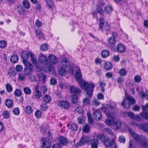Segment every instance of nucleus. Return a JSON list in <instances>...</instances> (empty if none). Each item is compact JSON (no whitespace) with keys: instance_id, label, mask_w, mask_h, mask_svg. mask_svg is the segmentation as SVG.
<instances>
[{"instance_id":"f257e3e1","label":"nucleus","mask_w":148,"mask_h":148,"mask_svg":"<svg viewBox=\"0 0 148 148\" xmlns=\"http://www.w3.org/2000/svg\"><path fill=\"white\" fill-rule=\"evenodd\" d=\"M95 85H90L86 84L85 83H83L82 85V89L84 90L86 92V95L88 96L85 99L83 100V106H86L89 104L90 99L92 97V93Z\"/></svg>"},{"instance_id":"f03ea898","label":"nucleus","mask_w":148,"mask_h":148,"mask_svg":"<svg viewBox=\"0 0 148 148\" xmlns=\"http://www.w3.org/2000/svg\"><path fill=\"white\" fill-rule=\"evenodd\" d=\"M105 21L102 18L100 19L99 29L103 32L106 35H108L110 32L111 27L108 23H106L103 27Z\"/></svg>"},{"instance_id":"7ed1b4c3","label":"nucleus","mask_w":148,"mask_h":148,"mask_svg":"<svg viewBox=\"0 0 148 148\" xmlns=\"http://www.w3.org/2000/svg\"><path fill=\"white\" fill-rule=\"evenodd\" d=\"M135 103L136 101L135 99L132 97L129 96L124 99L121 104L124 108L128 109L131 107V105H133Z\"/></svg>"},{"instance_id":"20e7f679","label":"nucleus","mask_w":148,"mask_h":148,"mask_svg":"<svg viewBox=\"0 0 148 148\" xmlns=\"http://www.w3.org/2000/svg\"><path fill=\"white\" fill-rule=\"evenodd\" d=\"M75 68L77 69V71L75 73V77L77 81L79 83V84L82 88V85L83 83H85L86 84L91 85H92V84H94L93 83L89 84L88 82L83 80L82 79V75L79 67L78 66H76Z\"/></svg>"},{"instance_id":"39448f33","label":"nucleus","mask_w":148,"mask_h":148,"mask_svg":"<svg viewBox=\"0 0 148 148\" xmlns=\"http://www.w3.org/2000/svg\"><path fill=\"white\" fill-rule=\"evenodd\" d=\"M103 144L106 147L116 148V143L114 141L111 140L109 139L104 140L103 141Z\"/></svg>"},{"instance_id":"423d86ee","label":"nucleus","mask_w":148,"mask_h":148,"mask_svg":"<svg viewBox=\"0 0 148 148\" xmlns=\"http://www.w3.org/2000/svg\"><path fill=\"white\" fill-rule=\"evenodd\" d=\"M38 61L40 63L46 65L48 64L49 62L47 57L43 54L39 55Z\"/></svg>"},{"instance_id":"0eeeda50","label":"nucleus","mask_w":148,"mask_h":148,"mask_svg":"<svg viewBox=\"0 0 148 148\" xmlns=\"http://www.w3.org/2000/svg\"><path fill=\"white\" fill-rule=\"evenodd\" d=\"M89 141L88 138L87 136H83L81 137L79 143H77L76 146L77 147L84 145Z\"/></svg>"},{"instance_id":"6e6552de","label":"nucleus","mask_w":148,"mask_h":148,"mask_svg":"<svg viewBox=\"0 0 148 148\" xmlns=\"http://www.w3.org/2000/svg\"><path fill=\"white\" fill-rule=\"evenodd\" d=\"M59 106L62 108L66 109L70 107V104L68 101H62L59 103Z\"/></svg>"},{"instance_id":"1a4fd4ad","label":"nucleus","mask_w":148,"mask_h":148,"mask_svg":"<svg viewBox=\"0 0 148 148\" xmlns=\"http://www.w3.org/2000/svg\"><path fill=\"white\" fill-rule=\"evenodd\" d=\"M91 145V148H98L99 141L97 138H94L89 141Z\"/></svg>"},{"instance_id":"9d476101","label":"nucleus","mask_w":148,"mask_h":148,"mask_svg":"<svg viewBox=\"0 0 148 148\" xmlns=\"http://www.w3.org/2000/svg\"><path fill=\"white\" fill-rule=\"evenodd\" d=\"M61 66L64 68H67L70 66V62L69 60L66 58H64L62 60Z\"/></svg>"},{"instance_id":"9b49d317","label":"nucleus","mask_w":148,"mask_h":148,"mask_svg":"<svg viewBox=\"0 0 148 148\" xmlns=\"http://www.w3.org/2000/svg\"><path fill=\"white\" fill-rule=\"evenodd\" d=\"M59 143L61 145L66 146L68 145L69 141L67 139L63 136H60L59 138Z\"/></svg>"},{"instance_id":"f8f14e48","label":"nucleus","mask_w":148,"mask_h":148,"mask_svg":"<svg viewBox=\"0 0 148 148\" xmlns=\"http://www.w3.org/2000/svg\"><path fill=\"white\" fill-rule=\"evenodd\" d=\"M108 44L112 50L114 49L115 47V39L113 37H110L108 40Z\"/></svg>"},{"instance_id":"ddd939ff","label":"nucleus","mask_w":148,"mask_h":148,"mask_svg":"<svg viewBox=\"0 0 148 148\" xmlns=\"http://www.w3.org/2000/svg\"><path fill=\"white\" fill-rule=\"evenodd\" d=\"M93 115L96 119L98 120L101 119L102 117V114L99 110L94 111L93 112Z\"/></svg>"},{"instance_id":"4468645a","label":"nucleus","mask_w":148,"mask_h":148,"mask_svg":"<svg viewBox=\"0 0 148 148\" xmlns=\"http://www.w3.org/2000/svg\"><path fill=\"white\" fill-rule=\"evenodd\" d=\"M24 111L28 114H31L33 112V109L31 107L27 105L25 107L24 106H23Z\"/></svg>"},{"instance_id":"2eb2a0df","label":"nucleus","mask_w":148,"mask_h":148,"mask_svg":"<svg viewBox=\"0 0 148 148\" xmlns=\"http://www.w3.org/2000/svg\"><path fill=\"white\" fill-rule=\"evenodd\" d=\"M113 126L114 128L116 130H117L121 128L122 126V123L120 121H114Z\"/></svg>"},{"instance_id":"dca6fc26","label":"nucleus","mask_w":148,"mask_h":148,"mask_svg":"<svg viewBox=\"0 0 148 148\" xmlns=\"http://www.w3.org/2000/svg\"><path fill=\"white\" fill-rule=\"evenodd\" d=\"M48 59L50 62L52 64H56L58 62V59L55 56L52 54H51L49 56Z\"/></svg>"},{"instance_id":"f3484780","label":"nucleus","mask_w":148,"mask_h":148,"mask_svg":"<svg viewBox=\"0 0 148 148\" xmlns=\"http://www.w3.org/2000/svg\"><path fill=\"white\" fill-rule=\"evenodd\" d=\"M70 92L73 93L79 94L80 93V90L75 86H71L70 88Z\"/></svg>"},{"instance_id":"a211bd4d","label":"nucleus","mask_w":148,"mask_h":148,"mask_svg":"<svg viewBox=\"0 0 148 148\" xmlns=\"http://www.w3.org/2000/svg\"><path fill=\"white\" fill-rule=\"evenodd\" d=\"M37 76L38 78L40 81H42V82H44L47 78V76L42 73H37Z\"/></svg>"},{"instance_id":"6ab92c4d","label":"nucleus","mask_w":148,"mask_h":148,"mask_svg":"<svg viewBox=\"0 0 148 148\" xmlns=\"http://www.w3.org/2000/svg\"><path fill=\"white\" fill-rule=\"evenodd\" d=\"M21 57L23 60H27L29 57V53L27 51H23L21 55Z\"/></svg>"},{"instance_id":"aec40b11","label":"nucleus","mask_w":148,"mask_h":148,"mask_svg":"<svg viewBox=\"0 0 148 148\" xmlns=\"http://www.w3.org/2000/svg\"><path fill=\"white\" fill-rule=\"evenodd\" d=\"M51 145L50 141L49 140H47L43 142L42 147V148H49Z\"/></svg>"},{"instance_id":"412c9836","label":"nucleus","mask_w":148,"mask_h":148,"mask_svg":"<svg viewBox=\"0 0 148 148\" xmlns=\"http://www.w3.org/2000/svg\"><path fill=\"white\" fill-rule=\"evenodd\" d=\"M29 54L32 63L34 64L37 62V60L36 56L31 51H29Z\"/></svg>"},{"instance_id":"4be33fe9","label":"nucleus","mask_w":148,"mask_h":148,"mask_svg":"<svg viewBox=\"0 0 148 148\" xmlns=\"http://www.w3.org/2000/svg\"><path fill=\"white\" fill-rule=\"evenodd\" d=\"M140 146L144 148H147L148 147V145L146 143V140L143 137L141 138L140 142H138Z\"/></svg>"},{"instance_id":"5701e85b","label":"nucleus","mask_w":148,"mask_h":148,"mask_svg":"<svg viewBox=\"0 0 148 148\" xmlns=\"http://www.w3.org/2000/svg\"><path fill=\"white\" fill-rule=\"evenodd\" d=\"M112 67V65L110 62L107 61L105 62L104 68L106 70L111 69Z\"/></svg>"},{"instance_id":"b1692460","label":"nucleus","mask_w":148,"mask_h":148,"mask_svg":"<svg viewBox=\"0 0 148 148\" xmlns=\"http://www.w3.org/2000/svg\"><path fill=\"white\" fill-rule=\"evenodd\" d=\"M125 49L124 46L122 44H119L117 46V50L120 53H121L124 52Z\"/></svg>"},{"instance_id":"393cba45","label":"nucleus","mask_w":148,"mask_h":148,"mask_svg":"<svg viewBox=\"0 0 148 148\" xmlns=\"http://www.w3.org/2000/svg\"><path fill=\"white\" fill-rule=\"evenodd\" d=\"M35 91L34 94L36 98L39 99L41 97L42 93L41 92L39 91L38 88L37 86L35 87Z\"/></svg>"},{"instance_id":"a878e982","label":"nucleus","mask_w":148,"mask_h":148,"mask_svg":"<svg viewBox=\"0 0 148 148\" xmlns=\"http://www.w3.org/2000/svg\"><path fill=\"white\" fill-rule=\"evenodd\" d=\"M32 67L28 68H25L24 69L25 73L26 75L31 74L32 72Z\"/></svg>"},{"instance_id":"bb28decb","label":"nucleus","mask_w":148,"mask_h":148,"mask_svg":"<svg viewBox=\"0 0 148 148\" xmlns=\"http://www.w3.org/2000/svg\"><path fill=\"white\" fill-rule=\"evenodd\" d=\"M110 52L107 50H104L101 53V55L102 57L106 58L108 57L110 55Z\"/></svg>"},{"instance_id":"cd10ccee","label":"nucleus","mask_w":148,"mask_h":148,"mask_svg":"<svg viewBox=\"0 0 148 148\" xmlns=\"http://www.w3.org/2000/svg\"><path fill=\"white\" fill-rule=\"evenodd\" d=\"M18 58L17 55H14L12 56L10 58L11 62L14 63L17 62L18 61Z\"/></svg>"},{"instance_id":"c85d7f7f","label":"nucleus","mask_w":148,"mask_h":148,"mask_svg":"<svg viewBox=\"0 0 148 148\" xmlns=\"http://www.w3.org/2000/svg\"><path fill=\"white\" fill-rule=\"evenodd\" d=\"M127 116L131 119H138V118H139V116L137 115V116H136L132 112H127Z\"/></svg>"},{"instance_id":"c756f323","label":"nucleus","mask_w":148,"mask_h":148,"mask_svg":"<svg viewBox=\"0 0 148 148\" xmlns=\"http://www.w3.org/2000/svg\"><path fill=\"white\" fill-rule=\"evenodd\" d=\"M6 106L8 108H11L13 105V102L12 100L10 99H7L5 102Z\"/></svg>"},{"instance_id":"7c9ffc66","label":"nucleus","mask_w":148,"mask_h":148,"mask_svg":"<svg viewBox=\"0 0 148 148\" xmlns=\"http://www.w3.org/2000/svg\"><path fill=\"white\" fill-rule=\"evenodd\" d=\"M51 100V97L47 95H45L43 98V101L47 103H50Z\"/></svg>"},{"instance_id":"2f4dec72","label":"nucleus","mask_w":148,"mask_h":148,"mask_svg":"<svg viewBox=\"0 0 148 148\" xmlns=\"http://www.w3.org/2000/svg\"><path fill=\"white\" fill-rule=\"evenodd\" d=\"M78 126L77 124L75 123H72L71 125L70 130L72 131H75L77 130Z\"/></svg>"},{"instance_id":"473e14b6","label":"nucleus","mask_w":148,"mask_h":148,"mask_svg":"<svg viewBox=\"0 0 148 148\" xmlns=\"http://www.w3.org/2000/svg\"><path fill=\"white\" fill-rule=\"evenodd\" d=\"M90 131V126L88 124H85L83 129V131L85 133L88 132Z\"/></svg>"},{"instance_id":"72a5a7b5","label":"nucleus","mask_w":148,"mask_h":148,"mask_svg":"<svg viewBox=\"0 0 148 148\" xmlns=\"http://www.w3.org/2000/svg\"><path fill=\"white\" fill-rule=\"evenodd\" d=\"M132 136L135 140L138 142H140V140H141V138L143 137L135 133L132 134Z\"/></svg>"},{"instance_id":"f704fd0d","label":"nucleus","mask_w":148,"mask_h":148,"mask_svg":"<svg viewBox=\"0 0 148 148\" xmlns=\"http://www.w3.org/2000/svg\"><path fill=\"white\" fill-rule=\"evenodd\" d=\"M114 121L113 119H107L105 123L107 125L111 126L112 125H113Z\"/></svg>"},{"instance_id":"c9c22d12","label":"nucleus","mask_w":148,"mask_h":148,"mask_svg":"<svg viewBox=\"0 0 148 148\" xmlns=\"http://www.w3.org/2000/svg\"><path fill=\"white\" fill-rule=\"evenodd\" d=\"M66 68H64L61 66L59 69V74L61 75H64L66 73V71L65 69Z\"/></svg>"},{"instance_id":"e433bc0d","label":"nucleus","mask_w":148,"mask_h":148,"mask_svg":"<svg viewBox=\"0 0 148 148\" xmlns=\"http://www.w3.org/2000/svg\"><path fill=\"white\" fill-rule=\"evenodd\" d=\"M36 36L38 37V38L40 39V38H42L43 37V34L39 30H36Z\"/></svg>"},{"instance_id":"4c0bfd02","label":"nucleus","mask_w":148,"mask_h":148,"mask_svg":"<svg viewBox=\"0 0 148 148\" xmlns=\"http://www.w3.org/2000/svg\"><path fill=\"white\" fill-rule=\"evenodd\" d=\"M17 10L20 14H23L25 12V9L22 5H19L17 7Z\"/></svg>"},{"instance_id":"58836bf2","label":"nucleus","mask_w":148,"mask_h":148,"mask_svg":"<svg viewBox=\"0 0 148 148\" xmlns=\"http://www.w3.org/2000/svg\"><path fill=\"white\" fill-rule=\"evenodd\" d=\"M5 88L7 91L10 93L12 91V87L11 85L10 84H7L5 86Z\"/></svg>"},{"instance_id":"ea45409f","label":"nucleus","mask_w":148,"mask_h":148,"mask_svg":"<svg viewBox=\"0 0 148 148\" xmlns=\"http://www.w3.org/2000/svg\"><path fill=\"white\" fill-rule=\"evenodd\" d=\"M46 1L47 7L50 8H51L53 6V1L51 0H46Z\"/></svg>"},{"instance_id":"a19ab883","label":"nucleus","mask_w":148,"mask_h":148,"mask_svg":"<svg viewBox=\"0 0 148 148\" xmlns=\"http://www.w3.org/2000/svg\"><path fill=\"white\" fill-rule=\"evenodd\" d=\"M120 75L121 76H124L127 74L126 70L124 68H122L119 71Z\"/></svg>"},{"instance_id":"79ce46f5","label":"nucleus","mask_w":148,"mask_h":148,"mask_svg":"<svg viewBox=\"0 0 148 148\" xmlns=\"http://www.w3.org/2000/svg\"><path fill=\"white\" fill-rule=\"evenodd\" d=\"M36 66V70L38 72H40L41 71L42 69V67L40 65V64L36 62V64H34Z\"/></svg>"},{"instance_id":"37998d69","label":"nucleus","mask_w":148,"mask_h":148,"mask_svg":"<svg viewBox=\"0 0 148 148\" xmlns=\"http://www.w3.org/2000/svg\"><path fill=\"white\" fill-rule=\"evenodd\" d=\"M14 94L17 97H20L22 94V91L20 89H16L14 91Z\"/></svg>"},{"instance_id":"c03bdc74","label":"nucleus","mask_w":148,"mask_h":148,"mask_svg":"<svg viewBox=\"0 0 148 148\" xmlns=\"http://www.w3.org/2000/svg\"><path fill=\"white\" fill-rule=\"evenodd\" d=\"M23 4L24 7L27 9H29L30 7L29 2L27 0H24L23 1Z\"/></svg>"},{"instance_id":"a18cd8bd","label":"nucleus","mask_w":148,"mask_h":148,"mask_svg":"<svg viewBox=\"0 0 148 148\" xmlns=\"http://www.w3.org/2000/svg\"><path fill=\"white\" fill-rule=\"evenodd\" d=\"M140 126L142 129L146 131L148 129V123H145L144 125H140Z\"/></svg>"},{"instance_id":"49530a36","label":"nucleus","mask_w":148,"mask_h":148,"mask_svg":"<svg viewBox=\"0 0 148 148\" xmlns=\"http://www.w3.org/2000/svg\"><path fill=\"white\" fill-rule=\"evenodd\" d=\"M23 62L25 66V68H28L32 67V64L28 62L27 61V60H23Z\"/></svg>"},{"instance_id":"de8ad7c7","label":"nucleus","mask_w":148,"mask_h":148,"mask_svg":"<svg viewBox=\"0 0 148 148\" xmlns=\"http://www.w3.org/2000/svg\"><path fill=\"white\" fill-rule=\"evenodd\" d=\"M25 93L27 95H29L31 93V90L28 87H25L23 89Z\"/></svg>"},{"instance_id":"09e8293b","label":"nucleus","mask_w":148,"mask_h":148,"mask_svg":"<svg viewBox=\"0 0 148 148\" xmlns=\"http://www.w3.org/2000/svg\"><path fill=\"white\" fill-rule=\"evenodd\" d=\"M112 10V9L111 6H108L106 7L105 8V11L107 13L109 14L111 12Z\"/></svg>"},{"instance_id":"8fccbe9b","label":"nucleus","mask_w":148,"mask_h":148,"mask_svg":"<svg viewBox=\"0 0 148 148\" xmlns=\"http://www.w3.org/2000/svg\"><path fill=\"white\" fill-rule=\"evenodd\" d=\"M40 107L42 110L45 111L47 110L48 107L45 103H42L41 104Z\"/></svg>"},{"instance_id":"3c124183","label":"nucleus","mask_w":148,"mask_h":148,"mask_svg":"<svg viewBox=\"0 0 148 148\" xmlns=\"http://www.w3.org/2000/svg\"><path fill=\"white\" fill-rule=\"evenodd\" d=\"M141 115L144 119L148 120V112L143 111L141 113Z\"/></svg>"},{"instance_id":"603ef678","label":"nucleus","mask_w":148,"mask_h":148,"mask_svg":"<svg viewBox=\"0 0 148 148\" xmlns=\"http://www.w3.org/2000/svg\"><path fill=\"white\" fill-rule=\"evenodd\" d=\"M48 49V46L46 44L42 45L40 47V50L42 51H46Z\"/></svg>"},{"instance_id":"864d4df0","label":"nucleus","mask_w":148,"mask_h":148,"mask_svg":"<svg viewBox=\"0 0 148 148\" xmlns=\"http://www.w3.org/2000/svg\"><path fill=\"white\" fill-rule=\"evenodd\" d=\"M3 115L4 118L7 119L10 117L9 112L7 111H4L3 112Z\"/></svg>"},{"instance_id":"5fc2aeb1","label":"nucleus","mask_w":148,"mask_h":148,"mask_svg":"<svg viewBox=\"0 0 148 148\" xmlns=\"http://www.w3.org/2000/svg\"><path fill=\"white\" fill-rule=\"evenodd\" d=\"M97 137L101 141H104L105 138V136L103 134H98L97 136Z\"/></svg>"},{"instance_id":"6e6d98bb","label":"nucleus","mask_w":148,"mask_h":148,"mask_svg":"<svg viewBox=\"0 0 148 148\" xmlns=\"http://www.w3.org/2000/svg\"><path fill=\"white\" fill-rule=\"evenodd\" d=\"M6 42L4 40H2L0 41V47L2 48H4L6 46Z\"/></svg>"},{"instance_id":"4d7b16f0","label":"nucleus","mask_w":148,"mask_h":148,"mask_svg":"<svg viewBox=\"0 0 148 148\" xmlns=\"http://www.w3.org/2000/svg\"><path fill=\"white\" fill-rule=\"evenodd\" d=\"M26 75L25 74H23L22 73L19 74V76L18 77V79L21 80H23L25 79V76Z\"/></svg>"},{"instance_id":"13d9d810","label":"nucleus","mask_w":148,"mask_h":148,"mask_svg":"<svg viewBox=\"0 0 148 148\" xmlns=\"http://www.w3.org/2000/svg\"><path fill=\"white\" fill-rule=\"evenodd\" d=\"M135 143L133 140H130L129 144V148H134L135 147Z\"/></svg>"},{"instance_id":"bf43d9fd","label":"nucleus","mask_w":148,"mask_h":148,"mask_svg":"<svg viewBox=\"0 0 148 148\" xmlns=\"http://www.w3.org/2000/svg\"><path fill=\"white\" fill-rule=\"evenodd\" d=\"M13 112L15 115H18L20 113L19 109L18 108H16L13 110Z\"/></svg>"},{"instance_id":"052dcab7","label":"nucleus","mask_w":148,"mask_h":148,"mask_svg":"<svg viewBox=\"0 0 148 148\" xmlns=\"http://www.w3.org/2000/svg\"><path fill=\"white\" fill-rule=\"evenodd\" d=\"M76 111L79 114H82L83 113V110L81 106H78L76 109Z\"/></svg>"},{"instance_id":"680f3d73","label":"nucleus","mask_w":148,"mask_h":148,"mask_svg":"<svg viewBox=\"0 0 148 148\" xmlns=\"http://www.w3.org/2000/svg\"><path fill=\"white\" fill-rule=\"evenodd\" d=\"M71 101L73 103H75L77 101V97L76 95H73L71 99Z\"/></svg>"},{"instance_id":"e2e57ef3","label":"nucleus","mask_w":148,"mask_h":148,"mask_svg":"<svg viewBox=\"0 0 148 148\" xmlns=\"http://www.w3.org/2000/svg\"><path fill=\"white\" fill-rule=\"evenodd\" d=\"M35 116H36V117L38 118H40V116H41L42 113L41 111H40L37 110L35 113Z\"/></svg>"},{"instance_id":"0e129e2a","label":"nucleus","mask_w":148,"mask_h":148,"mask_svg":"<svg viewBox=\"0 0 148 148\" xmlns=\"http://www.w3.org/2000/svg\"><path fill=\"white\" fill-rule=\"evenodd\" d=\"M134 80L135 82H140L141 80V78L140 76L136 75L135 76Z\"/></svg>"},{"instance_id":"69168bd1","label":"nucleus","mask_w":148,"mask_h":148,"mask_svg":"<svg viewBox=\"0 0 148 148\" xmlns=\"http://www.w3.org/2000/svg\"><path fill=\"white\" fill-rule=\"evenodd\" d=\"M41 90L42 91V93L44 94L47 92V88L45 86L43 85L41 87Z\"/></svg>"},{"instance_id":"338daca9","label":"nucleus","mask_w":148,"mask_h":148,"mask_svg":"<svg viewBox=\"0 0 148 148\" xmlns=\"http://www.w3.org/2000/svg\"><path fill=\"white\" fill-rule=\"evenodd\" d=\"M97 10L98 12L101 14L103 13V10H102L101 7L99 5H98L97 8Z\"/></svg>"},{"instance_id":"774afa93","label":"nucleus","mask_w":148,"mask_h":148,"mask_svg":"<svg viewBox=\"0 0 148 148\" xmlns=\"http://www.w3.org/2000/svg\"><path fill=\"white\" fill-rule=\"evenodd\" d=\"M52 148H61V145L59 143L53 144L52 146Z\"/></svg>"}]
</instances>
